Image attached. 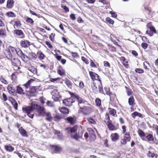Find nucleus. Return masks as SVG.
<instances>
[{
    "instance_id": "obj_1",
    "label": "nucleus",
    "mask_w": 158,
    "mask_h": 158,
    "mask_svg": "<svg viewBox=\"0 0 158 158\" xmlns=\"http://www.w3.org/2000/svg\"><path fill=\"white\" fill-rule=\"evenodd\" d=\"M33 105H34V102H32L31 103L30 106L22 108L23 111L27 113V116L31 118H32L34 116V114L32 113V111L35 109Z\"/></svg>"
},
{
    "instance_id": "obj_2",
    "label": "nucleus",
    "mask_w": 158,
    "mask_h": 158,
    "mask_svg": "<svg viewBox=\"0 0 158 158\" xmlns=\"http://www.w3.org/2000/svg\"><path fill=\"white\" fill-rule=\"evenodd\" d=\"M51 94L52 97V98L55 101H58L60 98L61 97V95L59 94L57 89H55L51 92Z\"/></svg>"
},
{
    "instance_id": "obj_3",
    "label": "nucleus",
    "mask_w": 158,
    "mask_h": 158,
    "mask_svg": "<svg viewBox=\"0 0 158 158\" xmlns=\"http://www.w3.org/2000/svg\"><path fill=\"white\" fill-rule=\"evenodd\" d=\"M34 108L35 110H37L39 111V114L40 116L44 115L45 112L44 111V108L43 107L40 106L39 105L35 104L34 103V105H33Z\"/></svg>"
},
{
    "instance_id": "obj_4",
    "label": "nucleus",
    "mask_w": 158,
    "mask_h": 158,
    "mask_svg": "<svg viewBox=\"0 0 158 158\" xmlns=\"http://www.w3.org/2000/svg\"><path fill=\"white\" fill-rule=\"evenodd\" d=\"M80 109L81 110V112L85 115H88L91 113L92 111L91 108L88 106L80 107Z\"/></svg>"
},
{
    "instance_id": "obj_5",
    "label": "nucleus",
    "mask_w": 158,
    "mask_h": 158,
    "mask_svg": "<svg viewBox=\"0 0 158 158\" xmlns=\"http://www.w3.org/2000/svg\"><path fill=\"white\" fill-rule=\"evenodd\" d=\"M73 100L70 98L67 99H65L63 100V103L65 106H70L72 105L73 103H74Z\"/></svg>"
},
{
    "instance_id": "obj_6",
    "label": "nucleus",
    "mask_w": 158,
    "mask_h": 158,
    "mask_svg": "<svg viewBox=\"0 0 158 158\" xmlns=\"http://www.w3.org/2000/svg\"><path fill=\"white\" fill-rule=\"evenodd\" d=\"M11 61L13 65L17 67L21 65V63L19 59L15 58L11 59Z\"/></svg>"
},
{
    "instance_id": "obj_7",
    "label": "nucleus",
    "mask_w": 158,
    "mask_h": 158,
    "mask_svg": "<svg viewBox=\"0 0 158 158\" xmlns=\"http://www.w3.org/2000/svg\"><path fill=\"white\" fill-rule=\"evenodd\" d=\"M14 33L18 36H21L20 38H23L25 36L23 31L21 30L16 29L14 31Z\"/></svg>"
},
{
    "instance_id": "obj_8",
    "label": "nucleus",
    "mask_w": 158,
    "mask_h": 158,
    "mask_svg": "<svg viewBox=\"0 0 158 158\" xmlns=\"http://www.w3.org/2000/svg\"><path fill=\"white\" fill-rule=\"evenodd\" d=\"M66 130L69 133L70 132L71 133L76 132L77 130V126L75 125L73 127H67L66 128Z\"/></svg>"
},
{
    "instance_id": "obj_9",
    "label": "nucleus",
    "mask_w": 158,
    "mask_h": 158,
    "mask_svg": "<svg viewBox=\"0 0 158 158\" xmlns=\"http://www.w3.org/2000/svg\"><path fill=\"white\" fill-rule=\"evenodd\" d=\"M50 146L51 148H54V151L56 152V153L59 152L62 149L61 147L58 145H51Z\"/></svg>"
},
{
    "instance_id": "obj_10",
    "label": "nucleus",
    "mask_w": 158,
    "mask_h": 158,
    "mask_svg": "<svg viewBox=\"0 0 158 158\" xmlns=\"http://www.w3.org/2000/svg\"><path fill=\"white\" fill-rule=\"evenodd\" d=\"M19 131L21 135L24 137H28L27 131L24 129L22 127H21L19 129Z\"/></svg>"
},
{
    "instance_id": "obj_11",
    "label": "nucleus",
    "mask_w": 158,
    "mask_h": 158,
    "mask_svg": "<svg viewBox=\"0 0 158 158\" xmlns=\"http://www.w3.org/2000/svg\"><path fill=\"white\" fill-rule=\"evenodd\" d=\"M59 110L62 114H66L69 113V110L66 107H62L59 109Z\"/></svg>"
},
{
    "instance_id": "obj_12",
    "label": "nucleus",
    "mask_w": 158,
    "mask_h": 158,
    "mask_svg": "<svg viewBox=\"0 0 158 158\" xmlns=\"http://www.w3.org/2000/svg\"><path fill=\"white\" fill-rule=\"evenodd\" d=\"M37 88L35 86L31 87L30 89L29 92L30 93V95L34 96L35 95V93L36 92Z\"/></svg>"
},
{
    "instance_id": "obj_13",
    "label": "nucleus",
    "mask_w": 158,
    "mask_h": 158,
    "mask_svg": "<svg viewBox=\"0 0 158 158\" xmlns=\"http://www.w3.org/2000/svg\"><path fill=\"white\" fill-rule=\"evenodd\" d=\"M4 148L7 151L9 152H12L14 150V148L10 144L4 146Z\"/></svg>"
},
{
    "instance_id": "obj_14",
    "label": "nucleus",
    "mask_w": 158,
    "mask_h": 158,
    "mask_svg": "<svg viewBox=\"0 0 158 158\" xmlns=\"http://www.w3.org/2000/svg\"><path fill=\"white\" fill-rule=\"evenodd\" d=\"M7 89L9 92L13 95H14L15 94L16 90L15 88L11 86H9L7 87Z\"/></svg>"
},
{
    "instance_id": "obj_15",
    "label": "nucleus",
    "mask_w": 158,
    "mask_h": 158,
    "mask_svg": "<svg viewBox=\"0 0 158 158\" xmlns=\"http://www.w3.org/2000/svg\"><path fill=\"white\" fill-rule=\"evenodd\" d=\"M16 92L19 94H24L25 93L23 92V89L19 85L17 86Z\"/></svg>"
},
{
    "instance_id": "obj_16",
    "label": "nucleus",
    "mask_w": 158,
    "mask_h": 158,
    "mask_svg": "<svg viewBox=\"0 0 158 158\" xmlns=\"http://www.w3.org/2000/svg\"><path fill=\"white\" fill-rule=\"evenodd\" d=\"M112 140L113 141H115L119 139V135L117 133L112 134L111 135Z\"/></svg>"
},
{
    "instance_id": "obj_17",
    "label": "nucleus",
    "mask_w": 158,
    "mask_h": 158,
    "mask_svg": "<svg viewBox=\"0 0 158 158\" xmlns=\"http://www.w3.org/2000/svg\"><path fill=\"white\" fill-rule=\"evenodd\" d=\"M14 2L13 0H8L7 4L6 7L8 8H11L14 6Z\"/></svg>"
},
{
    "instance_id": "obj_18",
    "label": "nucleus",
    "mask_w": 158,
    "mask_h": 158,
    "mask_svg": "<svg viewBox=\"0 0 158 158\" xmlns=\"http://www.w3.org/2000/svg\"><path fill=\"white\" fill-rule=\"evenodd\" d=\"M30 42L27 40L22 41L21 43V46L24 48H27L30 45Z\"/></svg>"
},
{
    "instance_id": "obj_19",
    "label": "nucleus",
    "mask_w": 158,
    "mask_h": 158,
    "mask_svg": "<svg viewBox=\"0 0 158 158\" xmlns=\"http://www.w3.org/2000/svg\"><path fill=\"white\" fill-rule=\"evenodd\" d=\"M147 27L150 30V31L153 33H156V30L154 27L152 26L151 23H148L147 25Z\"/></svg>"
},
{
    "instance_id": "obj_20",
    "label": "nucleus",
    "mask_w": 158,
    "mask_h": 158,
    "mask_svg": "<svg viewBox=\"0 0 158 158\" xmlns=\"http://www.w3.org/2000/svg\"><path fill=\"white\" fill-rule=\"evenodd\" d=\"M70 95L71 97L70 98L72 99V100H73L74 102L75 101V99L77 100L79 97L78 95L73 93H70Z\"/></svg>"
},
{
    "instance_id": "obj_21",
    "label": "nucleus",
    "mask_w": 158,
    "mask_h": 158,
    "mask_svg": "<svg viewBox=\"0 0 158 158\" xmlns=\"http://www.w3.org/2000/svg\"><path fill=\"white\" fill-rule=\"evenodd\" d=\"M131 116L132 117L135 118L136 116H138L139 117H142V115L140 113H139L137 111H135L133 113L131 114Z\"/></svg>"
},
{
    "instance_id": "obj_22",
    "label": "nucleus",
    "mask_w": 158,
    "mask_h": 158,
    "mask_svg": "<svg viewBox=\"0 0 158 158\" xmlns=\"http://www.w3.org/2000/svg\"><path fill=\"white\" fill-rule=\"evenodd\" d=\"M37 55V56H38V58L40 60H43L44 57H45V56L42 52H38Z\"/></svg>"
},
{
    "instance_id": "obj_23",
    "label": "nucleus",
    "mask_w": 158,
    "mask_h": 158,
    "mask_svg": "<svg viewBox=\"0 0 158 158\" xmlns=\"http://www.w3.org/2000/svg\"><path fill=\"white\" fill-rule=\"evenodd\" d=\"M66 119L71 124H73L75 123V120L73 118L69 117L66 118Z\"/></svg>"
},
{
    "instance_id": "obj_24",
    "label": "nucleus",
    "mask_w": 158,
    "mask_h": 158,
    "mask_svg": "<svg viewBox=\"0 0 158 158\" xmlns=\"http://www.w3.org/2000/svg\"><path fill=\"white\" fill-rule=\"evenodd\" d=\"M146 138L149 141H154V137L153 135L151 134H148V135L146 136Z\"/></svg>"
},
{
    "instance_id": "obj_25",
    "label": "nucleus",
    "mask_w": 158,
    "mask_h": 158,
    "mask_svg": "<svg viewBox=\"0 0 158 158\" xmlns=\"http://www.w3.org/2000/svg\"><path fill=\"white\" fill-rule=\"evenodd\" d=\"M29 56L31 58L32 60H35L37 57V55L34 52H30L29 53Z\"/></svg>"
},
{
    "instance_id": "obj_26",
    "label": "nucleus",
    "mask_w": 158,
    "mask_h": 158,
    "mask_svg": "<svg viewBox=\"0 0 158 158\" xmlns=\"http://www.w3.org/2000/svg\"><path fill=\"white\" fill-rule=\"evenodd\" d=\"M135 100L133 96H132L128 99V103L130 106L134 104Z\"/></svg>"
},
{
    "instance_id": "obj_27",
    "label": "nucleus",
    "mask_w": 158,
    "mask_h": 158,
    "mask_svg": "<svg viewBox=\"0 0 158 158\" xmlns=\"http://www.w3.org/2000/svg\"><path fill=\"white\" fill-rule=\"evenodd\" d=\"M96 83L93 82L91 85V87L92 89L93 92L95 94H97L98 92V89L97 86L95 85Z\"/></svg>"
},
{
    "instance_id": "obj_28",
    "label": "nucleus",
    "mask_w": 158,
    "mask_h": 158,
    "mask_svg": "<svg viewBox=\"0 0 158 158\" xmlns=\"http://www.w3.org/2000/svg\"><path fill=\"white\" fill-rule=\"evenodd\" d=\"M5 54L6 57L8 59H11L12 58V54L11 52L8 51V49H6L5 51Z\"/></svg>"
},
{
    "instance_id": "obj_29",
    "label": "nucleus",
    "mask_w": 158,
    "mask_h": 158,
    "mask_svg": "<svg viewBox=\"0 0 158 158\" xmlns=\"http://www.w3.org/2000/svg\"><path fill=\"white\" fill-rule=\"evenodd\" d=\"M138 133L141 138L144 137L145 136V133L140 129H139L138 130Z\"/></svg>"
},
{
    "instance_id": "obj_30",
    "label": "nucleus",
    "mask_w": 158,
    "mask_h": 158,
    "mask_svg": "<svg viewBox=\"0 0 158 158\" xmlns=\"http://www.w3.org/2000/svg\"><path fill=\"white\" fill-rule=\"evenodd\" d=\"M15 24L14 25V28L15 29H16V28H19L21 25V24L20 21H15Z\"/></svg>"
},
{
    "instance_id": "obj_31",
    "label": "nucleus",
    "mask_w": 158,
    "mask_h": 158,
    "mask_svg": "<svg viewBox=\"0 0 158 158\" xmlns=\"http://www.w3.org/2000/svg\"><path fill=\"white\" fill-rule=\"evenodd\" d=\"M28 70L31 73L35 74L37 73L36 69L33 66L29 67L28 69Z\"/></svg>"
},
{
    "instance_id": "obj_32",
    "label": "nucleus",
    "mask_w": 158,
    "mask_h": 158,
    "mask_svg": "<svg viewBox=\"0 0 158 158\" xmlns=\"http://www.w3.org/2000/svg\"><path fill=\"white\" fill-rule=\"evenodd\" d=\"M123 137L124 139H125L127 141L129 142L130 141L131 137L129 134L127 133L125 134Z\"/></svg>"
},
{
    "instance_id": "obj_33",
    "label": "nucleus",
    "mask_w": 158,
    "mask_h": 158,
    "mask_svg": "<svg viewBox=\"0 0 158 158\" xmlns=\"http://www.w3.org/2000/svg\"><path fill=\"white\" fill-rule=\"evenodd\" d=\"M7 49H8V51L11 52V53H14L15 52H16L15 48L11 46H9Z\"/></svg>"
},
{
    "instance_id": "obj_34",
    "label": "nucleus",
    "mask_w": 158,
    "mask_h": 158,
    "mask_svg": "<svg viewBox=\"0 0 158 158\" xmlns=\"http://www.w3.org/2000/svg\"><path fill=\"white\" fill-rule=\"evenodd\" d=\"M107 126L110 130L113 131L114 130V126L111 123H108Z\"/></svg>"
},
{
    "instance_id": "obj_35",
    "label": "nucleus",
    "mask_w": 158,
    "mask_h": 158,
    "mask_svg": "<svg viewBox=\"0 0 158 158\" xmlns=\"http://www.w3.org/2000/svg\"><path fill=\"white\" fill-rule=\"evenodd\" d=\"M89 74L92 80L93 81H94L95 79V75H96V73L92 71H89Z\"/></svg>"
},
{
    "instance_id": "obj_36",
    "label": "nucleus",
    "mask_w": 158,
    "mask_h": 158,
    "mask_svg": "<svg viewBox=\"0 0 158 158\" xmlns=\"http://www.w3.org/2000/svg\"><path fill=\"white\" fill-rule=\"evenodd\" d=\"M106 21L107 23L112 25H113L114 23V20L111 19L110 17L106 18Z\"/></svg>"
},
{
    "instance_id": "obj_37",
    "label": "nucleus",
    "mask_w": 158,
    "mask_h": 158,
    "mask_svg": "<svg viewBox=\"0 0 158 158\" xmlns=\"http://www.w3.org/2000/svg\"><path fill=\"white\" fill-rule=\"evenodd\" d=\"M65 83L69 88L71 89L72 88V83L70 81L67 80L65 81Z\"/></svg>"
},
{
    "instance_id": "obj_38",
    "label": "nucleus",
    "mask_w": 158,
    "mask_h": 158,
    "mask_svg": "<svg viewBox=\"0 0 158 158\" xmlns=\"http://www.w3.org/2000/svg\"><path fill=\"white\" fill-rule=\"evenodd\" d=\"M71 138L73 139L76 141H78L79 138V137L77 133L75 134L74 135H71Z\"/></svg>"
},
{
    "instance_id": "obj_39",
    "label": "nucleus",
    "mask_w": 158,
    "mask_h": 158,
    "mask_svg": "<svg viewBox=\"0 0 158 158\" xmlns=\"http://www.w3.org/2000/svg\"><path fill=\"white\" fill-rule=\"evenodd\" d=\"M11 103L13 105L14 107L15 110H17L18 109V104L17 102L15 100L14 101H11Z\"/></svg>"
},
{
    "instance_id": "obj_40",
    "label": "nucleus",
    "mask_w": 158,
    "mask_h": 158,
    "mask_svg": "<svg viewBox=\"0 0 158 158\" xmlns=\"http://www.w3.org/2000/svg\"><path fill=\"white\" fill-rule=\"evenodd\" d=\"M53 118L54 120L57 122H59L60 120L62 118L60 116L57 115H56L54 116Z\"/></svg>"
},
{
    "instance_id": "obj_41",
    "label": "nucleus",
    "mask_w": 158,
    "mask_h": 158,
    "mask_svg": "<svg viewBox=\"0 0 158 158\" xmlns=\"http://www.w3.org/2000/svg\"><path fill=\"white\" fill-rule=\"evenodd\" d=\"M135 71L138 73L141 74L144 72L143 69L140 68H136L135 70Z\"/></svg>"
},
{
    "instance_id": "obj_42",
    "label": "nucleus",
    "mask_w": 158,
    "mask_h": 158,
    "mask_svg": "<svg viewBox=\"0 0 158 158\" xmlns=\"http://www.w3.org/2000/svg\"><path fill=\"white\" fill-rule=\"evenodd\" d=\"M6 15L8 17H15V15L12 12L10 11L6 13Z\"/></svg>"
},
{
    "instance_id": "obj_43",
    "label": "nucleus",
    "mask_w": 158,
    "mask_h": 158,
    "mask_svg": "<svg viewBox=\"0 0 158 158\" xmlns=\"http://www.w3.org/2000/svg\"><path fill=\"white\" fill-rule=\"evenodd\" d=\"M109 113L110 114L112 115L113 116H115V115H116V110L114 109H112L110 111Z\"/></svg>"
},
{
    "instance_id": "obj_44",
    "label": "nucleus",
    "mask_w": 158,
    "mask_h": 158,
    "mask_svg": "<svg viewBox=\"0 0 158 158\" xmlns=\"http://www.w3.org/2000/svg\"><path fill=\"white\" fill-rule=\"evenodd\" d=\"M96 105L97 106H99L101 105V99L99 98H97L95 100Z\"/></svg>"
},
{
    "instance_id": "obj_45",
    "label": "nucleus",
    "mask_w": 158,
    "mask_h": 158,
    "mask_svg": "<svg viewBox=\"0 0 158 158\" xmlns=\"http://www.w3.org/2000/svg\"><path fill=\"white\" fill-rule=\"evenodd\" d=\"M88 121L91 123L94 124H96V122L92 118L90 117L87 118Z\"/></svg>"
},
{
    "instance_id": "obj_46",
    "label": "nucleus",
    "mask_w": 158,
    "mask_h": 158,
    "mask_svg": "<svg viewBox=\"0 0 158 158\" xmlns=\"http://www.w3.org/2000/svg\"><path fill=\"white\" fill-rule=\"evenodd\" d=\"M77 100L79 104H81L82 103H84L85 102H86L85 100L80 98L79 96L77 99Z\"/></svg>"
},
{
    "instance_id": "obj_47",
    "label": "nucleus",
    "mask_w": 158,
    "mask_h": 158,
    "mask_svg": "<svg viewBox=\"0 0 158 158\" xmlns=\"http://www.w3.org/2000/svg\"><path fill=\"white\" fill-rule=\"evenodd\" d=\"M32 80L30 79V80L28 81L24 85L26 87V88H28L30 86V85L31 83V82Z\"/></svg>"
},
{
    "instance_id": "obj_48",
    "label": "nucleus",
    "mask_w": 158,
    "mask_h": 158,
    "mask_svg": "<svg viewBox=\"0 0 158 158\" xmlns=\"http://www.w3.org/2000/svg\"><path fill=\"white\" fill-rule=\"evenodd\" d=\"M26 21L27 23H30L31 24H32L34 22L32 19L29 17H27V18Z\"/></svg>"
},
{
    "instance_id": "obj_49",
    "label": "nucleus",
    "mask_w": 158,
    "mask_h": 158,
    "mask_svg": "<svg viewBox=\"0 0 158 158\" xmlns=\"http://www.w3.org/2000/svg\"><path fill=\"white\" fill-rule=\"evenodd\" d=\"M58 73L60 76H63L65 75V72L64 70H61L60 69H58L57 71Z\"/></svg>"
},
{
    "instance_id": "obj_50",
    "label": "nucleus",
    "mask_w": 158,
    "mask_h": 158,
    "mask_svg": "<svg viewBox=\"0 0 158 158\" xmlns=\"http://www.w3.org/2000/svg\"><path fill=\"white\" fill-rule=\"evenodd\" d=\"M109 97L110 100L111 101H113L115 99L116 95L115 94L112 93L111 94H110Z\"/></svg>"
},
{
    "instance_id": "obj_51",
    "label": "nucleus",
    "mask_w": 158,
    "mask_h": 158,
    "mask_svg": "<svg viewBox=\"0 0 158 158\" xmlns=\"http://www.w3.org/2000/svg\"><path fill=\"white\" fill-rule=\"evenodd\" d=\"M109 13L111 15L112 17L114 18L117 17V15L115 12L111 11L109 12Z\"/></svg>"
},
{
    "instance_id": "obj_52",
    "label": "nucleus",
    "mask_w": 158,
    "mask_h": 158,
    "mask_svg": "<svg viewBox=\"0 0 158 158\" xmlns=\"http://www.w3.org/2000/svg\"><path fill=\"white\" fill-rule=\"evenodd\" d=\"M20 54L21 55V56L22 58L25 59L26 58H27L28 59H30L29 57L25 55L21 51H20Z\"/></svg>"
},
{
    "instance_id": "obj_53",
    "label": "nucleus",
    "mask_w": 158,
    "mask_h": 158,
    "mask_svg": "<svg viewBox=\"0 0 158 158\" xmlns=\"http://www.w3.org/2000/svg\"><path fill=\"white\" fill-rule=\"evenodd\" d=\"M61 7L64 9V11L65 13L69 12V8L65 6H64L63 5H61Z\"/></svg>"
},
{
    "instance_id": "obj_54",
    "label": "nucleus",
    "mask_w": 158,
    "mask_h": 158,
    "mask_svg": "<svg viewBox=\"0 0 158 158\" xmlns=\"http://www.w3.org/2000/svg\"><path fill=\"white\" fill-rule=\"evenodd\" d=\"M70 52L72 56L74 58H77L78 57V53L76 52Z\"/></svg>"
},
{
    "instance_id": "obj_55",
    "label": "nucleus",
    "mask_w": 158,
    "mask_h": 158,
    "mask_svg": "<svg viewBox=\"0 0 158 158\" xmlns=\"http://www.w3.org/2000/svg\"><path fill=\"white\" fill-rule=\"evenodd\" d=\"M6 34L5 29H0V36H4L6 35Z\"/></svg>"
},
{
    "instance_id": "obj_56",
    "label": "nucleus",
    "mask_w": 158,
    "mask_h": 158,
    "mask_svg": "<svg viewBox=\"0 0 158 158\" xmlns=\"http://www.w3.org/2000/svg\"><path fill=\"white\" fill-rule=\"evenodd\" d=\"M89 132L91 135V136H92L94 137H95L96 136L95 135L94 132L93 130L91 128H90L89 130Z\"/></svg>"
},
{
    "instance_id": "obj_57",
    "label": "nucleus",
    "mask_w": 158,
    "mask_h": 158,
    "mask_svg": "<svg viewBox=\"0 0 158 158\" xmlns=\"http://www.w3.org/2000/svg\"><path fill=\"white\" fill-rule=\"evenodd\" d=\"M55 34L54 33H52L51 35L49 36V38L50 40L52 42H54V38L55 36Z\"/></svg>"
},
{
    "instance_id": "obj_58",
    "label": "nucleus",
    "mask_w": 158,
    "mask_h": 158,
    "mask_svg": "<svg viewBox=\"0 0 158 158\" xmlns=\"http://www.w3.org/2000/svg\"><path fill=\"white\" fill-rule=\"evenodd\" d=\"M141 47L144 49H146L148 47V44L145 43H143L141 44Z\"/></svg>"
},
{
    "instance_id": "obj_59",
    "label": "nucleus",
    "mask_w": 158,
    "mask_h": 158,
    "mask_svg": "<svg viewBox=\"0 0 158 158\" xmlns=\"http://www.w3.org/2000/svg\"><path fill=\"white\" fill-rule=\"evenodd\" d=\"M148 156L149 157L153 158L155 156V154L154 153L151 152L150 151H149L148 153Z\"/></svg>"
},
{
    "instance_id": "obj_60",
    "label": "nucleus",
    "mask_w": 158,
    "mask_h": 158,
    "mask_svg": "<svg viewBox=\"0 0 158 158\" xmlns=\"http://www.w3.org/2000/svg\"><path fill=\"white\" fill-rule=\"evenodd\" d=\"M141 37L142 40L143 42H146L148 43H149V40H148V39L146 37L144 36H143L142 37L141 36Z\"/></svg>"
},
{
    "instance_id": "obj_61",
    "label": "nucleus",
    "mask_w": 158,
    "mask_h": 158,
    "mask_svg": "<svg viewBox=\"0 0 158 158\" xmlns=\"http://www.w3.org/2000/svg\"><path fill=\"white\" fill-rule=\"evenodd\" d=\"M98 89H99V92L101 94H104V93L103 91V88L102 86V85H99L98 86Z\"/></svg>"
},
{
    "instance_id": "obj_62",
    "label": "nucleus",
    "mask_w": 158,
    "mask_h": 158,
    "mask_svg": "<svg viewBox=\"0 0 158 158\" xmlns=\"http://www.w3.org/2000/svg\"><path fill=\"white\" fill-rule=\"evenodd\" d=\"M104 65L105 67H110V64L108 61H104Z\"/></svg>"
},
{
    "instance_id": "obj_63",
    "label": "nucleus",
    "mask_w": 158,
    "mask_h": 158,
    "mask_svg": "<svg viewBox=\"0 0 158 158\" xmlns=\"http://www.w3.org/2000/svg\"><path fill=\"white\" fill-rule=\"evenodd\" d=\"M90 66L92 67L93 68H96L97 67V66L94 63V61L92 60H90Z\"/></svg>"
},
{
    "instance_id": "obj_64",
    "label": "nucleus",
    "mask_w": 158,
    "mask_h": 158,
    "mask_svg": "<svg viewBox=\"0 0 158 158\" xmlns=\"http://www.w3.org/2000/svg\"><path fill=\"white\" fill-rule=\"evenodd\" d=\"M81 59L82 60L84 61L86 64H89V62H88V60L85 58L84 56H82L81 57Z\"/></svg>"
}]
</instances>
